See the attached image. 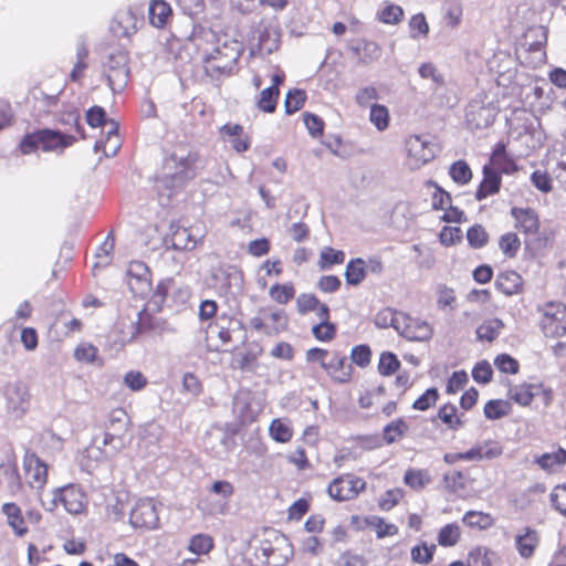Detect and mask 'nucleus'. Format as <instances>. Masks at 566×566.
Masks as SVG:
<instances>
[{
	"label": "nucleus",
	"instance_id": "obj_55",
	"mask_svg": "<svg viewBox=\"0 0 566 566\" xmlns=\"http://www.w3.org/2000/svg\"><path fill=\"white\" fill-rule=\"evenodd\" d=\"M408 430V424L402 419L395 420L387 424L384 430V439L387 443H394Z\"/></svg>",
	"mask_w": 566,
	"mask_h": 566
},
{
	"label": "nucleus",
	"instance_id": "obj_27",
	"mask_svg": "<svg viewBox=\"0 0 566 566\" xmlns=\"http://www.w3.org/2000/svg\"><path fill=\"white\" fill-rule=\"evenodd\" d=\"M495 286L505 295L517 294L522 291L523 279L515 271H504L497 274Z\"/></svg>",
	"mask_w": 566,
	"mask_h": 566
},
{
	"label": "nucleus",
	"instance_id": "obj_35",
	"mask_svg": "<svg viewBox=\"0 0 566 566\" xmlns=\"http://www.w3.org/2000/svg\"><path fill=\"white\" fill-rule=\"evenodd\" d=\"M366 261L361 258L350 260L345 270V279L349 285L360 284L366 276Z\"/></svg>",
	"mask_w": 566,
	"mask_h": 566
},
{
	"label": "nucleus",
	"instance_id": "obj_20",
	"mask_svg": "<svg viewBox=\"0 0 566 566\" xmlns=\"http://www.w3.org/2000/svg\"><path fill=\"white\" fill-rule=\"evenodd\" d=\"M2 514L7 518V524L15 536L23 537L28 532V525L23 517L22 510L15 503H4L1 507Z\"/></svg>",
	"mask_w": 566,
	"mask_h": 566
},
{
	"label": "nucleus",
	"instance_id": "obj_24",
	"mask_svg": "<svg viewBox=\"0 0 566 566\" xmlns=\"http://www.w3.org/2000/svg\"><path fill=\"white\" fill-rule=\"evenodd\" d=\"M512 217L515 219L516 224L525 233L535 234L539 228V220L537 213L531 208H513Z\"/></svg>",
	"mask_w": 566,
	"mask_h": 566
},
{
	"label": "nucleus",
	"instance_id": "obj_44",
	"mask_svg": "<svg viewBox=\"0 0 566 566\" xmlns=\"http://www.w3.org/2000/svg\"><path fill=\"white\" fill-rule=\"evenodd\" d=\"M269 295L277 304L285 305L294 297L295 290L291 283H276L270 287Z\"/></svg>",
	"mask_w": 566,
	"mask_h": 566
},
{
	"label": "nucleus",
	"instance_id": "obj_56",
	"mask_svg": "<svg viewBox=\"0 0 566 566\" xmlns=\"http://www.w3.org/2000/svg\"><path fill=\"white\" fill-rule=\"evenodd\" d=\"M379 98V93H378V90L373 86V85H368V86H364L361 88H359L355 95V102L360 106V107H370V105H374L375 101H377Z\"/></svg>",
	"mask_w": 566,
	"mask_h": 566
},
{
	"label": "nucleus",
	"instance_id": "obj_15",
	"mask_svg": "<svg viewBox=\"0 0 566 566\" xmlns=\"http://www.w3.org/2000/svg\"><path fill=\"white\" fill-rule=\"evenodd\" d=\"M24 478L30 488L41 490L48 480V467L40 458L30 451L23 457Z\"/></svg>",
	"mask_w": 566,
	"mask_h": 566
},
{
	"label": "nucleus",
	"instance_id": "obj_17",
	"mask_svg": "<svg viewBox=\"0 0 566 566\" xmlns=\"http://www.w3.org/2000/svg\"><path fill=\"white\" fill-rule=\"evenodd\" d=\"M495 108L492 105H485L480 101L471 102L465 112L467 123L472 128H485L495 119Z\"/></svg>",
	"mask_w": 566,
	"mask_h": 566
},
{
	"label": "nucleus",
	"instance_id": "obj_41",
	"mask_svg": "<svg viewBox=\"0 0 566 566\" xmlns=\"http://www.w3.org/2000/svg\"><path fill=\"white\" fill-rule=\"evenodd\" d=\"M270 437L280 443L289 442L293 437L290 424L281 419H274L269 427Z\"/></svg>",
	"mask_w": 566,
	"mask_h": 566
},
{
	"label": "nucleus",
	"instance_id": "obj_63",
	"mask_svg": "<svg viewBox=\"0 0 566 566\" xmlns=\"http://www.w3.org/2000/svg\"><path fill=\"white\" fill-rule=\"evenodd\" d=\"M438 418L451 429H457L461 424L457 416V408L453 405L442 406L439 409Z\"/></svg>",
	"mask_w": 566,
	"mask_h": 566
},
{
	"label": "nucleus",
	"instance_id": "obj_42",
	"mask_svg": "<svg viewBox=\"0 0 566 566\" xmlns=\"http://www.w3.org/2000/svg\"><path fill=\"white\" fill-rule=\"evenodd\" d=\"M366 524L376 532L378 538L394 536L398 533V527L395 524L388 523L379 516L368 517Z\"/></svg>",
	"mask_w": 566,
	"mask_h": 566
},
{
	"label": "nucleus",
	"instance_id": "obj_46",
	"mask_svg": "<svg viewBox=\"0 0 566 566\" xmlns=\"http://www.w3.org/2000/svg\"><path fill=\"white\" fill-rule=\"evenodd\" d=\"M213 547V539L208 534L193 535L188 544L189 552L196 555L208 554Z\"/></svg>",
	"mask_w": 566,
	"mask_h": 566
},
{
	"label": "nucleus",
	"instance_id": "obj_16",
	"mask_svg": "<svg viewBox=\"0 0 566 566\" xmlns=\"http://www.w3.org/2000/svg\"><path fill=\"white\" fill-rule=\"evenodd\" d=\"M203 234L196 235L189 228L171 227L170 234L166 238L167 250L191 251L202 241Z\"/></svg>",
	"mask_w": 566,
	"mask_h": 566
},
{
	"label": "nucleus",
	"instance_id": "obj_29",
	"mask_svg": "<svg viewBox=\"0 0 566 566\" xmlns=\"http://www.w3.org/2000/svg\"><path fill=\"white\" fill-rule=\"evenodd\" d=\"M405 17L403 9L390 1H384L376 12V19L384 23L396 25L402 21Z\"/></svg>",
	"mask_w": 566,
	"mask_h": 566
},
{
	"label": "nucleus",
	"instance_id": "obj_7",
	"mask_svg": "<svg viewBox=\"0 0 566 566\" xmlns=\"http://www.w3.org/2000/svg\"><path fill=\"white\" fill-rule=\"evenodd\" d=\"M127 64L128 56L120 50L111 53L103 63V74L114 93L123 91L127 85L129 75Z\"/></svg>",
	"mask_w": 566,
	"mask_h": 566
},
{
	"label": "nucleus",
	"instance_id": "obj_18",
	"mask_svg": "<svg viewBox=\"0 0 566 566\" xmlns=\"http://www.w3.org/2000/svg\"><path fill=\"white\" fill-rule=\"evenodd\" d=\"M323 368L326 370L328 376L336 382L346 384L350 380L353 374V367L347 361V358L342 353L335 352L331 358L323 364Z\"/></svg>",
	"mask_w": 566,
	"mask_h": 566
},
{
	"label": "nucleus",
	"instance_id": "obj_59",
	"mask_svg": "<svg viewBox=\"0 0 566 566\" xmlns=\"http://www.w3.org/2000/svg\"><path fill=\"white\" fill-rule=\"evenodd\" d=\"M488 238L485 229L480 224L471 227L467 232L469 244L474 249L484 247L488 242Z\"/></svg>",
	"mask_w": 566,
	"mask_h": 566
},
{
	"label": "nucleus",
	"instance_id": "obj_34",
	"mask_svg": "<svg viewBox=\"0 0 566 566\" xmlns=\"http://www.w3.org/2000/svg\"><path fill=\"white\" fill-rule=\"evenodd\" d=\"M461 534V527L458 523H449L440 528L437 542L440 546L453 547L460 542Z\"/></svg>",
	"mask_w": 566,
	"mask_h": 566
},
{
	"label": "nucleus",
	"instance_id": "obj_54",
	"mask_svg": "<svg viewBox=\"0 0 566 566\" xmlns=\"http://www.w3.org/2000/svg\"><path fill=\"white\" fill-rule=\"evenodd\" d=\"M400 366L397 356L390 352H385L379 357L378 371L382 376H391Z\"/></svg>",
	"mask_w": 566,
	"mask_h": 566
},
{
	"label": "nucleus",
	"instance_id": "obj_31",
	"mask_svg": "<svg viewBox=\"0 0 566 566\" xmlns=\"http://www.w3.org/2000/svg\"><path fill=\"white\" fill-rule=\"evenodd\" d=\"M491 164L494 168L499 169L503 174L510 175L517 170L515 161L506 153V148L503 143H500L495 146L491 156Z\"/></svg>",
	"mask_w": 566,
	"mask_h": 566
},
{
	"label": "nucleus",
	"instance_id": "obj_9",
	"mask_svg": "<svg viewBox=\"0 0 566 566\" xmlns=\"http://www.w3.org/2000/svg\"><path fill=\"white\" fill-rule=\"evenodd\" d=\"M366 489V481L363 478L347 473L334 479L328 488V495L338 502L356 499Z\"/></svg>",
	"mask_w": 566,
	"mask_h": 566
},
{
	"label": "nucleus",
	"instance_id": "obj_33",
	"mask_svg": "<svg viewBox=\"0 0 566 566\" xmlns=\"http://www.w3.org/2000/svg\"><path fill=\"white\" fill-rule=\"evenodd\" d=\"M107 136L105 142H96L94 149L95 151L103 150L106 157H113L117 154L120 147V139L117 133V126L115 123H109Z\"/></svg>",
	"mask_w": 566,
	"mask_h": 566
},
{
	"label": "nucleus",
	"instance_id": "obj_21",
	"mask_svg": "<svg viewBox=\"0 0 566 566\" xmlns=\"http://www.w3.org/2000/svg\"><path fill=\"white\" fill-rule=\"evenodd\" d=\"M528 34L525 36V42L517 49V56L522 63L536 67L542 64L545 60V51L542 46V41L528 43L526 41Z\"/></svg>",
	"mask_w": 566,
	"mask_h": 566
},
{
	"label": "nucleus",
	"instance_id": "obj_6",
	"mask_svg": "<svg viewBox=\"0 0 566 566\" xmlns=\"http://www.w3.org/2000/svg\"><path fill=\"white\" fill-rule=\"evenodd\" d=\"M127 422L119 418H112L111 424L106 431L95 436L93 443L96 450H102L104 458H112L125 447V437Z\"/></svg>",
	"mask_w": 566,
	"mask_h": 566
},
{
	"label": "nucleus",
	"instance_id": "obj_62",
	"mask_svg": "<svg viewBox=\"0 0 566 566\" xmlns=\"http://www.w3.org/2000/svg\"><path fill=\"white\" fill-rule=\"evenodd\" d=\"M124 385L132 391H140L147 385V378L137 370H130L123 378Z\"/></svg>",
	"mask_w": 566,
	"mask_h": 566
},
{
	"label": "nucleus",
	"instance_id": "obj_61",
	"mask_svg": "<svg viewBox=\"0 0 566 566\" xmlns=\"http://www.w3.org/2000/svg\"><path fill=\"white\" fill-rule=\"evenodd\" d=\"M200 509L209 515H226L229 512V503L222 500H212L207 497Z\"/></svg>",
	"mask_w": 566,
	"mask_h": 566
},
{
	"label": "nucleus",
	"instance_id": "obj_12",
	"mask_svg": "<svg viewBox=\"0 0 566 566\" xmlns=\"http://www.w3.org/2000/svg\"><path fill=\"white\" fill-rule=\"evenodd\" d=\"M129 523L134 528H157L159 513L155 501L153 499L138 500L130 511Z\"/></svg>",
	"mask_w": 566,
	"mask_h": 566
},
{
	"label": "nucleus",
	"instance_id": "obj_28",
	"mask_svg": "<svg viewBox=\"0 0 566 566\" xmlns=\"http://www.w3.org/2000/svg\"><path fill=\"white\" fill-rule=\"evenodd\" d=\"M418 74L423 80L430 83L432 91H439L446 85L444 74L432 62H423L418 67Z\"/></svg>",
	"mask_w": 566,
	"mask_h": 566
},
{
	"label": "nucleus",
	"instance_id": "obj_11",
	"mask_svg": "<svg viewBox=\"0 0 566 566\" xmlns=\"http://www.w3.org/2000/svg\"><path fill=\"white\" fill-rule=\"evenodd\" d=\"M57 503L62 504L67 513L78 515L87 506V496L80 486L69 484L53 491L52 505L55 506Z\"/></svg>",
	"mask_w": 566,
	"mask_h": 566
},
{
	"label": "nucleus",
	"instance_id": "obj_53",
	"mask_svg": "<svg viewBox=\"0 0 566 566\" xmlns=\"http://www.w3.org/2000/svg\"><path fill=\"white\" fill-rule=\"evenodd\" d=\"M449 174L452 180L459 185H465L472 178V171L464 160L453 163L450 167Z\"/></svg>",
	"mask_w": 566,
	"mask_h": 566
},
{
	"label": "nucleus",
	"instance_id": "obj_30",
	"mask_svg": "<svg viewBox=\"0 0 566 566\" xmlns=\"http://www.w3.org/2000/svg\"><path fill=\"white\" fill-rule=\"evenodd\" d=\"M503 328L504 323L500 318H486L476 328V339L491 343L500 336Z\"/></svg>",
	"mask_w": 566,
	"mask_h": 566
},
{
	"label": "nucleus",
	"instance_id": "obj_8",
	"mask_svg": "<svg viewBox=\"0 0 566 566\" xmlns=\"http://www.w3.org/2000/svg\"><path fill=\"white\" fill-rule=\"evenodd\" d=\"M408 165L418 169L436 157L437 146L428 136L412 135L406 139Z\"/></svg>",
	"mask_w": 566,
	"mask_h": 566
},
{
	"label": "nucleus",
	"instance_id": "obj_64",
	"mask_svg": "<svg viewBox=\"0 0 566 566\" xmlns=\"http://www.w3.org/2000/svg\"><path fill=\"white\" fill-rule=\"evenodd\" d=\"M371 350L367 345H357L350 352V359L358 367L365 368L369 365Z\"/></svg>",
	"mask_w": 566,
	"mask_h": 566
},
{
	"label": "nucleus",
	"instance_id": "obj_4",
	"mask_svg": "<svg viewBox=\"0 0 566 566\" xmlns=\"http://www.w3.org/2000/svg\"><path fill=\"white\" fill-rule=\"evenodd\" d=\"M75 142L72 135L62 134L53 129H41L29 134L20 144L23 154H30L35 149L43 151L63 150Z\"/></svg>",
	"mask_w": 566,
	"mask_h": 566
},
{
	"label": "nucleus",
	"instance_id": "obj_19",
	"mask_svg": "<svg viewBox=\"0 0 566 566\" xmlns=\"http://www.w3.org/2000/svg\"><path fill=\"white\" fill-rule=\"evenodd\" d=\"M503 448L497 441L486 440L464 452V461H483L499 458Z\"/></svg>",
	"mask_w": 566,
	"mask_h": 566
},
{
	"label": "nucleus",
	"instance_id": "obj_57",
	"mask_svg": "<svg viewBox=\"0 0 566 566\" xmlns=\"http://www.w3.org/2000/svg\"><path fill=\"white\" fill-rule=\"evenodd\" d=\"M98 349L90 343H81L74 350V357L77 361L91 364L97 358Z\"/></svg>",
	"mask_w": 566,
	"mask_h": 566
},
{
	"label": "nucleus",
	"instance_id": "obj_47",
	"mask_svg": "<svg viewBox=\"0 0 566 566\" xmlns=\"http://www.w3.org/2000/svg\"><path fill=\"white\" fill-rule=\"evenodd\" d=\"M344 261L345 253L342 250L326 247L321 251L318 265L322 270H326L334 264H342Z\"/></svg>",
	"mask_w": 566,
	"mask_h": 566
},
{
	"label": "nucleus",
	"instance_id": "obj_37",
	"mask_svg": "<svg viewBox=\"0 0 566 566\" xmlns=\"http://www.w3.org/2000/svg\"><path fill=\"white\" fill-rule=\"evenodd\" d=\"M496 554L492 549L484 546H478L469 552L467 566H492Z\"/></svg>",
	"mask_w": 566,
	"mask_h": 566
},
{
	"label": "nucleus",
	"instance_id": "obj_50",
	"mask_svg": "<svg viewBox=\"0 0 566 566\" xmlns=\"http://www.w3.org/2000/svg\"><path fill=\"white\" fill-rule=\"evenodd\" d=\"M511 406L504 400H490L484 406V416L488 419L496 420L509 415Z\"/></svg>",
	"mask_w": 566,
	"mask_h": 566
},
{
	"label": "nucleus",
	"instance_id": "obj_51",
	"mask_svg": "<svg viewBox=\"0 0 566 566\" xmlns=\"http://www.w3.org/2000/svg\"><path fill=\"white\" fill-rule=\"evenodd\" d=\"M403 482L415 490H421L430 483V476L427 471L410 469L405 473Z\"/></svg>",
	"mask_w": 566,
	"mask_h": 566
},
{
	"label": "nucleus",
	"instance_id": "obj_13",
	"mask_svg": "<svg viewBox=\"0 0 566 566\" xmlns=\"http://www.w3.org/2000/svg\"><path fill=\"white\" fill-rule=\"evenodd\" d=\"M4 398L7 410L14 418L22 417L29 409L30 392L22 381L9 382L4 388Z\"/></svg>",
	"mask_w": 566,
	"mask_h": 566
},
{
	"label": "nucleus",
	"instance_id": "obj_49",
	"mask_svg": "<svg viewBox=\"0 0 566 566\" xmlns=\"http://www.w3.org/2000/svg\"><path fill=\"white\" fill-rule=\"evenodd\" d=\"M463 8L460 0H450L446 4L444 21L450 28H457L462 20Z\"/></svg>",
	"mask_w": 566,
	"mask_h": 566
},
{
	"label": "nucleus",
	"instance_id": "obj_1",
	"mask_svg": "<svg viewBox=\"0 0 566 566\" xmlns=\"http://www.w3.org/2000/svg\"><path fill=\"white\" fill-rule=\"evenodd\" d=\"M198 154L186 146H176L164 159L161 170L156 177L157 190L159 192L168 190L167 193H160V197L169 199L171 190L195 178L198 172Z\"/></svg>",
	"mask_w": 566,
	"mask_h": 566
},
{
	"label": "nucleus",
	"instance_id": "obj_5",
	"mask_svg": "<svg viewBox=\"0 0 566 566\" xmlns=\"http://www.w3.org/2000/svg\"><path fill=\"white\" fill-rule=\"evenodd\" d=\"M242 324L239 319L228 316H219L214 322L208 324L206 328V347L208 350H219L222 346L232 340V334L241 329Z\"/></svg>",
	"mask_w": 566,
	"mask_h": 566
},
{
	"label": "nucleus",
	"instance_id": "obj_38",
	"mask_svg": "<svg viewBox=\"0 0 566 566\" xmlns=\"http://www.w3.org/2000/svg\"><path fill=\"white\" fill-rule=\"evenodd\" d=\"M462 522L471 528L488 530L494 524V518L489 514L481 511H468Z\"/></svg>",
	"mask_w": 566,
	"mask_h": 566
},
{
	"label": "nucleus",
	"instance_id": "obj_58",
	"mask_svg": "<svg viewBox=\"0 0 566 566\" xmlns=\"http://www.w3.org/2000/svg\"><path fill=\"white\" fill-rule=\"evenodd\" d=\"M306 94L302 90H292L287 93L285 98V112L287 114H293L301 109L303 104L305 103Z\"/></svg>",
	"mask_w": 566,
	"mask_h": 566
},
{
	"label": "nucleus",
	"instance_id": "obj_3",
	"mask_svg": "<svg viewBox=\"0 0 566 566\" xmlns=\"http://www.w3.org/2000/svg\"><path fill=\"white\" fill-rule=\"evenodd\" d=\"M249 325L258 334L273 337L286 331L289 316L283 308L266 305L258 310Z\"/></svg>",
	"mask_w": 566,
	"mask_h": 566
},
{
	"label": "nucleus",
	"instance_id": "obj_39",
	"mask_svg": "<svg viewBox=\"0 0 566 566\" xmlns=\"http://www.w3.org/2000/svg\"><path fill=\"white\" fill-rule=\"evenodd\" d=\"M566 461V451L559 449L557 452L545 453L536 458V463L545 471L555 472Z\"/></svg>",
	"mask_w": 566,
	"mask_h": 566
},
{
	"label": "nucleus",
	"instance_id": "obj_45",
	"mask_svg": "<svg viewBox=\"0 0 566 566\" xmlns=\"http://www.w3.org/2000/svg\"><path fill=\"white\" fill-rule=\"evenodd\" d=\"M279 94L280 91L275 86L264 88L260 93V97L258 99V107L263 112L273 113L276 108Z\"/></svg>",
	"mask_w": 566,
	"mask_h": 566
},
{
	"label": "nucleus",
	"instance_id": "obj_60",
	"mask_svg": "<svg viewBox=\"0 0 566 566\" xmlns=\"http://www.w3.org/2000/svg\"><path fill=\"white\" fill-rule=\"evenodd\" d=\"M499 245L505 255L514 256L520 249L521 242L515 233L509 232L500 238Z\"/></svg>",
	"mask_w": 566,
	"mask_h": 566
},
{
	"label": "nucleus",
	"instance_id": "obj_14",
	"mask_svg": "<svg viewBox=\"0 0 566 566\" xmlns=\"http://www.w3.org/2000/svg\"><path fill=\"white\" fill-rule=\"evenodd\" d=\"M396 332L408 340L426 342L431 338L433 328L428 322L403 313L402 316H400V321H398Z\"/></svg>",
	"mask_w": 566,
	"mask_h": 566
},
{
	"label": "nucleus",
	"instance_id": "obj_43",
	"mask_svg": "<svg viewBox=\"0 0 566 566\" xmlns=\"http://www.w3.org/2000/svg\"><path fill=\"white\" fill-rule=\"evenodd\" d=\"M409 36L413 40L424 39L429 34V24L423 13L413 14L409 20Z\"/></svg>",
	"mask_w": 566,
	"mask_h": 566
},
{
	"label": "nucleus",
	"instance_id": "obj_2",
	"mask_svg": "<svg viewBox=\"0 0 566 566\" xmlns=\"http://www.w3.org/2000/svg\"><path fill=\"white\" fill-rule=\"evenodd\" d=\"M211 36L214 39L212 46L203 53L206 72L210 76L229 74L243 52L242 43L226 33Z\"/></svg>",
	"mask_w": 566,
	"mask_h": 566
},
{
	"label": "nucleus",
	"instance_id": "obj_26",
	"mask_svg": "<svg viewBox=\"0 0 566 566\" xmlns=\"http://www.w3.org/2000/svg\"><path fill=\"white\" fill-rule=\"evenodd\" d=\"M538 542L539 538L537 532L530 527H525L515 536L516 549L523 558H530L533 556Z\"/></svg>",
	"mask_w": 566,
	"mask_h": 566
},
{
	"label": "nucleus",
	"instance_id": "obj_48",
	"mask_svg": "<svg viewBox=\"0 0 566 566\" xmlns=\"http://www.w3.org/2000/svg\"><path fill=\"white\" fill-rule=\"evenodd\" d=\"M434 551L436 545L421 542L411 548V560L417 564H428L432 560Z\"/></svg>",
	"mask_w": 566,
	"mask_h": 566
},
{
	"label": "nucleus",
	"instance_id": "obj_22",
	"mask_svg": "<svg viewBox=\"0 0 566 566\" xmlns=\"http://www.w3.org/2000/svg\"><path fill=\"white\" fill-rule=\"evenodd\" d=\"M137 30V17L132 10L117 12L113 22L112 31L117 36H129Z\"/></svg>",
	"mask_w": 566,
	"mask_h": 566
},
{
	"label": "nucleus",
	"instance_id": "obj_40",
	"mask_svg": "<svg viewBox=\"0 0 566 566\" xmlns=\"http://www.w3.org/2000/svg\"><path fill=\"white\" fill-rule=\"evenodd\" d=\"M369 120L377 128V130H386L390 123L388 108L381 104L370 105Z\"/></svg>",
	"mask_w": 566,
	"mask_h": 566
},
{
	"label": "nucleus",
	"instance_id": "obj_52",
	"mask_svg": "<svg viewBox=\"0 0 566 566\" xmlns=\"http://www.w3.org/2000/svg\"><path fill=\"white\" fill-rule=\"evenodd\" d=\"M402 314L403 312H397L391 308H384L376 314L375 324L381 328L392 327L396 329V326H398V321H400V316H402Z\"/></svg>",
	"mask_w": 566,
	"mask_h": 566
},
{
	"label": "nucleus",
	"instance_id": "obj_10",
	"mask_svg": "<svg viewBox=\"0 0 566 566\" xmlns=\"http://www.w3.org/2000/svg\"><path fill=\"white\" fill-rule=\"evenodd\" d=\"M541 327L546 337L558 338L566 333V305L549 302L543 307Z\"/></svg>",
	"mask_w": 566,
	"mask_h": 566
},
{
	"label": "nucleus",
	"instance_id": "obj_23",
	"mask_svg": "<svg viewBox=\"0 0 566 566\" xmlns=\"http://www.w3.org/2000/svg\"><path fill=\"white\" fill-rule=\"evenodd\" d=\"M171 13L170 4L165 0H150L148 6V19L153 27L157 29L165 28Z\"/></svg>",
	"mask_w": 566,
	"mask_h": 566
},
{
	"label": "nucleus",
	"instance_id": "obj_25",
	"mask_svg": "<svg viewBox=\"0 0 566 566\" xmlns=\"http://www.w3.org/2000/svg\"><path fill=\"white\" fill-rule=\"evenodd\" d=\"M501 176L497 171L489 166L483 168V180L475 193V198L480 201L486 197L496 193L500 190Z\"/></svg>",
	"mask_w": 566,
	"mask_h": 566
},
{
	"label": "nucleus",
	"instance_id": "obj_36",
	"mask_svg": "<svg viewBox=\"0 0 566 566\" xmlns=\"http://www.w3.org/2000/svg\"><path fill=\"white\" fill-rule=\"evenodd\" d=\"M114 247H115V239L109 233L105 238V240L102 242V244L98 247V249L95 253L96 262L93 265L94 273L96 270L104 269L111 263Z\"/></svg>",
	"mask_w": 566,
	"mask_h": 566
},
{
	"label": "nucleus",
	"instance_id": "obj_32",
	"mask_svg": "<svg viewBox=\"0 0 566 566\" xmlns=\"http://www.w3.org/2000/svg\"><path fill=\"white\" fill-rule=\"evenodd\" d=\"M542 391V387L532 384L516 385L510 388L509 397L521 406H528L533 398Z\"/></svg>",
	"mask_w": 566,
	"mask_h": 566
}]
</instances>
